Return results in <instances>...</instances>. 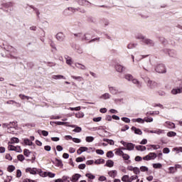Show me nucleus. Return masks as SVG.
Returning <instances> with one entry per match:
<instances>
[{
	"mask_svg": "<svg viewBox=\"0 0 182 182\" xmlns=\"http://www.w3.org/2000/svg\"><path fill=\"white\" fill-rule=\"evenodd\" d=\"M136 39H140L143 43L147 45L148 46H154V41H153V40L147 38L141 34L137 35Z\"/></svg>",
	"mask_w": 182,
	"mask_h": 182,
	"instance_id": "f257e3e1",
	"label": "nucleus"
},
{
	"mask_svg": "<svg viewBox=\"0 0 182 182\" xmlns=\"http://www.w3.org/2000/svg\"><path fill=\"white\" fill-rule=\"evenodd\" d=\"M8 150H9V151H16V153H22V149H21V146H14L11 144H8Z\"/></svg>",
	"mask_w": 182,
	"mask_h": 182,
	"instance_id": "f03ea898",
	"label": "nucleus"
},
{
	"mask_svg": "<svg viewBox=\"0 0 182 182\" xmlns=\"http://www.w3.org/2000/svg\"><path fill=\"white\" fill-rule=\"evenodd\" d=\"M156 72L158 73H166V67L163 64H160L155 68Z\"/></svg>",
	"mask_w": 182,
	"mask_h": 182,
	"instance_id": "7ed1b4c3",
	"label": "nucleus"
},
{
	"mask_svg": "<svg viewBox=\"0 0 182 182\" xmlns=\"http://www.w3.org/2000/svg\"><path fill=\"white\" fill-rule=\"evenodd\" d=\"M40 176H41V177H50V178H53V177H55V174L53 173H51V172L41 171Z\"/></svg>",
	"mask_w": 182,
	"mask_h": 182,
	"instance_id": "20e7f679",
	"label": "nucleus"
},
{
	"mask_svg": "<svg viewBox=\"0 0 182 182\" xmlns=\"http://www.w3.org/2000/svg\"><path fill=\"white\" fill-rule=\"evenodd\" d=\"M108 88L109 93H111L112 95H117V93H119V89H117V87H116L108 85Z\"/></svg>",
	"mask_w": 182,
	"mask_h": 182,
	"instance_id": "39448f33",
	"label": "nucleus"
},
{
	"mask_svg": "<svg viewBox=\"0 0 182 182\" xmlns=\"http://www.w3.org/2000/svg\"><path fill=\"white\" fill-rule=\"evenodd\" d=\"M141 63L144 70L149 72V67L150 66V60H144L142 61Z\"/></svg>",
	"mask_w": 182,
	"mask_h": 182,
	"instance_id": "423d86ee",
	"label": "nucleus"
},
{
	"mask_svg": "<svg viewBox=\"0 0 182 182\" xmlns=\"http://www.w3.org/2000/svg\"><path fill=\"white\" fill-rule=\"evenodd\" d=\"M77 11H79V9L73 7H68L64 11V14H65V15H70V14H69V11L72 12V14H75V12H77Z\"/></svg>",
	"mask_w": 182,
	"mask_h": 182,
	"instance_id": "0eeeda50",
	"label": "nucleus"
},
{
	"mask_svg": "<svg viewBox=\"0 0 182 182\" xmlns=\"http://www.w3.org/2000/svg\"><path fill=\"white\" fill-rule=\"evenodd\" d=\"M9 126H10V128H8V133H12V132H11V129L12 130H15V127H18V123L16 122H9Z\"/></svg>",
	"mask_w": 182,
	"mask_h": 182,
	"instance_id": "6e6552de",
	"label": "nucleus"
},
{
	"mask_svg": "<svg viewBox=\"0 0 182 182\" xmlns=\"http://www.w3.org/2000/svg\"><path fill=\"white\" fill-rule=\"evenodd\" d=\"M26 173H30V174H38V169L36 168H27L26 169Z\"/></svg>",
	"mask_w": 182,
	"mask_h": 182,
	"instance_id": "1a4fd4ad",
	"label": "nucleus"
},
{
	"mask_svg": "<svg viewBox=\"0 0 182 182\" xmlns=\"http://www.w3.org/2000/svg\"><path fill=\"white\" fill-rule=\"evenodd\" d=\"M164 126H166V127H168V129H176V124L171 122H166Z\"/></svg>",
	"mask_w": 182,
	"mask_h": 182,
	"instance_id": "9d476101",
	"label": "nucleus"
},
{
	"mask_svg": "<svg viewBox=\"0 0 182 182\" xmlns=\"http://www.w3.org/2000/svg\"><path fill=\"white\" fill-rule=\"evenodd\" d=\"M115 69L117 70V72H119V73H122V72H124L126 68H124V66L117 64L115 65Z\"/></svg>",
	"mask_w": 182,
	"mask_h": 182,
	"instance_id": "9b49d317",
	"label": "nucleus"
},
{
	"mask_svg": "<svg viewBox=\"0 0 182 182\" xmlns=\"http://www.w3.org/2000/svg\"><path fill=\"white\" fill-rule=\"evenodd\" d=\"M131 129L135 133V134H139V136H141V134H143V132H141V129L136 128V127H132Z\"/></svg>",
	"mask_w": 182,
	"mask_h": 182,
	"instance_id": "f8f14e48",
	"label": "nucleus"
},
{
	"mask_svg": "<svg viewBox=\"0 0 182 182\" xmlns=\"http://www.w3.org/2000/svg\"><path fill=\"white\" fill-rule=\"evenodd\" d=\"M75 66L77 67V69H80L81 70H86V66L79 63H75Z\"/></svg>",
	"mask_w": 182,
	"mask_h": 182,
	"instance_id": "ddd939ff",
	"label": "nucleus"
},
{
	"mask_svg": "<svg viewBox=\"0 0 182 182\" xmlns=\"http://www.w3.org/2000/svg\"><path fill=\"white\" fill-rule=\"evenodd\" d=\"M79 5H82V6H89L90 2L86 0H78Z\"/></svg>",
	"mask_w": 182,
	"mask_h": 182,
	"instance_id": "4468645a",
	"label": "nucleus"
},
{
	"mask_svg": "<svg viewBox=\"0 0 182 182\" xmlns=\"http://www.w3.org/2000/svg\"><path fill=\"white\" fill-rule=\"evenodd\" d=\"M125 147L127 148V150H129V151H132V150H134V144H133L132 143H127Z\"/></svg>",
	"mask_w": 182,
	"mask_h": 182,
	"instance_id": "2eb2a0df",
	"label": "nucleus"
},
{
	"mask_svg": "<svg viewBox=\"0 0 182 182\" xmlns=\"http://www.w3.org/2000/svg\"><path fill=\"white\" fill-rule=\"evenodd\" d=\"M80 177H81L80 174L75 173V175H73L72 176L71 181L72 182H76V181H77V180H79V178H80Z\"/></svg>",
	"mask_w": 182,
	"mask_h": 182,
	"instance_id": "dca6fc26",
	"label": "nucleus"
},
{
	"mask_svg": "<svg viewBox=\"0 0 182 182\" xmlns=\"http://www.w3.org/2000/svg\"><path fill=\"white\" fill-rule=\"evenodd\" d=\"M110 97H112V95H110V94L106 92V93L103 94L102 95H101L100 97V99H103V100H107V99H110Z\"/></svg>",
	"mask_w": 182,
	"mask_h": 182,
	"instance_id": "f3484780",
	"label": "nucleus"
},
{
	"mask_svg": "<svg viewBox=\"0 0 182 182\" xmlns=\"http://www.w3.org/2000/svg\"><path fill=\"white\" fill-rule=\"evenodd\" d=\"M56 38L58 39V41H64L65 40V34H63V33H58L56 35Z\"/></svg>",
	"mask_w": 182,
	"mask_h": 182,
	"instance_id": "a211bd4d",
	"label": "nucleus"
},
{
	"mask_svg": "<svg viewBox=\"0 0 182 182\" xmlns=\"http://www.w3.org/2000/svg\"><path fill=\"white\" fill-rule=\"evenodd\" d=\"M108 176H109V177H112V178H114V177L117 176V171L116 170L109 171L108 172Z\"/></svg>",
	"mask_w": 182,
	"mask_h": 182,
	"instance_id": "6ab92c4d",
	"label": "nucleus"
},
{
	"mask_svg": "<svg viewBox=\"0 0 182 182\" xmlns=\"http://www.w3.org/2000/svg\"><path fill=\"white\" fill-rule=\"evenodd\" d=\"M168 55L170 58H176L177 56V51L174 50H170L168 52Z\"/></svg>",
	"mask_w": 182,
	"mask_h": 182,
	"instance_id": "aec40b11",
	"label": "nucleus"
},
{
	"mask_svg": "<svg viewBox=\"0 0 182 182\" xmlns=\"http://www.w3.org/2000/svg\"><path fill=\"white\" fill-rule=\"evenodd\" d=\"M132 82V83H134V85H136V86H137V87H141V82H140V81H139V80H137L136 78H133Z\"/></svg>",
	"mask_w": 182,
	"mask_h": 182,
	"instance_id": "412c9836",
	"label": "nucleus"
},
{
	"mask_svg": "<svg viewBox=\"0 0 182 182\" xmlns=\"http://www.w3.org/2000/svg\"><path fill=\"white\" fill-rule=\"evenodd\" d=\"M52 79H54L55 80H59L60 79H64L65 80L66 77L62 75H53Z\"/></svg>",
	"mask_w": 182,
	"mask_h": 182,
	"instance_id": "4be33fe9",
	"label": "nucleus"
},
{
	"mask_svg": "<svg viewBox=\"0 0 182 182\" xmlns=\"http://www.w3.org/2000/svg\"><path fill=\"white\" fill-rule=\"evenodd\" d=\"M146 82H147V85H148L149 87H151V89L154 88V87H155L156 85V82H154L150 80L149 79H148Z\"/></svg>",
	"mask_w": 182,
	"mask_h": 182,
	"instance_id": "5701e85b",
	"label": "nucleus"
},
{
	"mask_svg": "<svg viewBox=\"0 0 182 182\" xmlns=\"http://www.w3.org/2000/svg\"><path fill=\"white\" fill-rule=\"evenodd\" d=\"M172 95H178V93H182V87L181 88H177V89H173L171 90Z\"/></svg>",
	"mask_w": 182,
	"mask_h": 182,
	"instance_id": "b1692460",
	"label": "nucleus"
},
{
	"mask_svg": "<svg viewBox=\"0 0 182 182\" xmlns=\"http://www.w3.org/2000/svg\"><path fill=\"white\" fill-rule=\"evenodd\" d=\"M176 172L175 166H171L168 168V174H174Z\"/></svg>",
	"mask_w": 182,
	"mask_h": 182,
	"instance_id": "393cba45",
	"label": "nucleus"
},
{
	"mask_svg": "<svg viewBox=\"0 0 182 182\" xmlns=\"http://www.w3.org/2000/svg\"><path fill=\"white\" fill-rule=\"evenodd\" d=\"M132 122L133 123H141V124H143V123H144V119H143L141 118L132 119Z\"/></svg>",
	"mask_w": 182,
	"mask_h": 182,
	"instance_id": "a878e982",
	"label": "nucleus"
},
{
	"mask_svg": "<svg viewBox=\"0 0 182 182\" xmlns=\"http://www.w3.org/2000/svg\"><path fill=\"white\" fill-rule=\"evenodd\" d=\"M149 160H154L157 157V154L154 152H151L148 154Z\"/></svg>",
	"mask_w": 182,
	"mask_h": 182,
	"instance_id": "bb28decb",
	"label": "nucleus"
},
{
	"mask_svg": "<svg viewBox=\"0 0 182 182\" xmlns=\"http://www.w3.org/2000/svg\"><path fill=\"white\" fill-rule=\"evenodd\" d=\"M15 143H19V139L16 137H13L11 139V141H9L8 144H14Z\"/></svg>",
	"mask_w": 182,
	"mask_h": 182,
	"instance_id": "cd10ccee",
	"label": "nucleus"
},
{
	"mask_svg": "<svg viewBox=\"0 0 182 182\" xmlns=\"http://www.w3.org/2000/svg\"><path fill=\"white\" fill-rule=\"evenodd\" d=\"M103 141H106L110 146H114V141H113L112 139H103Z\"/></svg>",
	"mask_w": 182,
	"mask_h": 182,
	"instance_id": "c85d7f7f",
	"label": "nucleus"
},
{
	"mask_svg": "<svg viewBox=\"0 0 182 182\" xmlns=\"http://www.w3.org/2000/svg\"><path fill=\"white\" fill-rule=\"evenodd\" d=\"M75 117H77V119H82V117H85V114L82 112H79L75 114Z\"/></svg>",
	"mask_w": 182,
	"mask_h": 182,
	"instance_id": "c756f323",
	"label": "nucleus"
},
{
	"mask_svg": "<svg viewBox=\"0 0 182 182\" xmlns=\"http://www.w3.org/2000/svg\"><path fill=\"white\" fill-rule=\"evenodd\" d=\"M38 134H41H41H43L44 136V137L48 136L49 134V132H48V131H46V130H43V131L38 130Z\"/></svg>",
	"mask_w": 182,
	"mask_h": 182,
	"instance_id": "7c9ffc66",
	"label": "nucleus"
},
{
	"mask_svg": "<svg viewBox=\"0 0 182 182\" xmlns=\"http://www.w3.org/2000/svg\"><path fill=\"white\" fill-rule=\"evenodd\" d=\"M135 149H136L137 150H139L140 151H144L146 150V146H144L143 145H139V146H136L135 147Z\"/></svg>",
	"mask_w": 182,
	"mask_h": 182,
	"instance_id": "2f4dec72",
	"label": "nucleus"
},
{
	"mask_svg": "<svg viewBox=\"0 0 182 182\" xmlns=\"http://www.w3.org/2000/svg\"><path fill=\"white\" fill-rule=\"evenodd\" d=\"M115 150H116L115 154L117 156H123V154H124V152H123V151L120 149H117Z\"/></svg>",
	"mask_w": 182,
	"mask_h": 182,
	"instance_id": "473e14b6",
	"label": "nucleus"
},
{
	"mask_svg": "<svg viewBox=\"0 0 182 182\" xmlns=\"http://www.w3.org/2000/svg\"><path fill=\"white\" fill-rule=\"evenodd\" d=\"M85 177H87L90 180H95L96 178V176L92 173H86Z\"/></svg>",
	"mask_w": 182,
	"mask_h": 182,
	"instance_id": "72a5a7b5",
	"label": "nucleus"
},
{
	"mask_svg": "<svg viewBox=\"0 0 182 182\" xmlns=\"http://www.w3.org/2000/svg\"><path fill=\"white\" fill-rule=\"evenodd\" d=\"M139 178V176L137 175L132 176L131 177L129 176L128 182H132L134 180H137Z\"/></svg>",
	"mask_w": 182,
	"mask_h": 182,
	"instance_id": "f704fd0d",
	"label": "nucleus"
},
{
	"mask_svg": "<svg viewBox=\"0 0 182 182\" xmlns=\"http://www.w3.org/2000/svg\"><path fill=\"white\" fill-rule=\"evenodd\" d=\"M114 164V162H113V161L112 160H108L106 163V166L107 167H113Z\"/></svg>",
	"mask_w": 182,
	"mask_h": 182,
	"instance_id": "c9c22d12",
	"label": "nucleus"
},
{
	"mask_svg": "<svg viewBox=\"0 0 182 182\" xmlns=\"http://www.w3.org/2000/svg\"><path fill=\"white\" fill-rule=\"evenodd\" d=\"M66 63H67V65H69L70 66H71L72 63H73V60H72V58L67 57L66 58Z\"/></svg>",
	"mask_w": 182,
	"mask_h": 182,
	"instance_id": "e433bc0d",
	"label": "nucleus"
},
{
	"mask_svg": "<svg viewBox=\"0 0 182 182\" xmlns=\"http://www.w3.org/2000/svg\"><path fill=\"white\" fill-rule=\"evenodd\" d=\"M71 77L72 79H75V80H77L78 82H82V79H83L80 76H75V75H72Z\"/></svg>",
	"mask_w": 182,
	"mask_h": 182,
	"instance_id": "4c0bfd02",
	"label": "nucleus"
},
{
	"mask_svg": "<svg viewBox=\"0 0 182 182\" xmlns=\"http://www.w3.org/2000/svg\"><path fill=\"white\" fill-rule=\"evenodd\" d=\"M125 79H127V80H129V82H132V80H133V75L128 74L125 75Z\"/></svg>",
	"mask_w": 182,
	"mask_h": 182,
	"instance_id": "58836bf2",
	"label": "nucleus"
},
{
	"mask_svg": "<svg viewBox=\"0 0 182 182\" xmlns=\"http://www.w3.org/2000/svg\"><path fill=\"white\" fill-rule=\"evenodd\" d=\"M148 146L151 147L152 149H154V150H159V149H160V145L151 144L148 145Z\"/></svg>",
	"mask_w": 182,
	"mask_h": 182,
	"instance_id": "ea45409f",
	"label": "nucleus"
},
{
	"mask_svg": "<svg viewBox=\"0 0 182 182\" xmlns=\"http://www.w3.org/2000/svg\"><path fill=\"white\" fill-rule=\"evenodd\" d=\"M176 135H177V133L174 132H169L167 133L168 137H174V136H176Z\"/></svg>",
	"mask_w": 182,
	"mask_h": 182,
	"instance_id": "a19ab883",
	"label": "nucleus"
},
{
	"mask_svg": "<svg viewBox=\"0 0 182 182\" xmlns=\"http://www.w3.org/2000/svg\"><path fill=\"white\" fill-rule=\"evenodd\" d=\"M75 133H80L82 132V127H75V128L73 130Z\"/></svg>",
	"mask_w": 182,
	"mask_h": 182,
	"instance_id": "79ce46f5",
	"label": "nucleus"
},
{
	"mask_svg": "<svg viewBox=\"0 0 182 182\" xmlns=\"http://www.w3.org/2000/svg\"><path fill=\"white\" fill-rule=\"evenodd\" d=\"M85 140L87 141V143H92V141L95 140V138L93 136H87Z\"/></svg>",
	"mask_w": 182,
	"mask_h": 182,
	"instance_id": "37998d69",
	"label": "nucleus"
},
{
	"mask_svg": "<svg viewBox=\"0 0 182 182\" xmlns=\"http://www.w3.org/2000/svg\"><path fill=\"white\" fill-rule=\"evenodd\" d=\"M122 181L129 182V175H124L122 178Z\"/></svg>",
	"mask_w": 182,
	"mask_h": 182,
	"instance_id": "c03bdc74",
	"label": "nucleus"
},
{
	"mask_svg": "<svg viewBox=\"0 0 182 182\" xmlns=\"http://www.w3.org/2000/svg\"><path fill=\"white\" fill-rule=\"evenodd\" d=\"M153 167L154 168H161L163 165L161 164H154Z\"/></svg>",
	"mask_w": 182,
	"mask_h": 182,
	"instance_id": "a18cd8bd",
	"label": "nucleus"
},
{
	"mask_svg": "<svg viewBox=\"0 0 182 182\" xmlns=\"http://www.w3.org/2000/svg\"><path fill=\"white\" fill-rule=\"evenodd\" d=\"M24 143L26 146H32L33 143L28 139H24Z\"/></svg>",
	"mask_w": 182,
	"mask_h": 182,
	"instance_id": "49530a36",
	"label": "nucleus"
},
{
	"mask_svg": "<svg viewBox=\"0 0 182 182\" xmlns=\"http://www.w3.org/2000/svg\"><path fill=\"white\" fill-rule=\"evenodd\" d=\"M137 46V43H129L127 46L128 49H133V48H136Z\"/></svg>",
	"mask_w": 182,
	"mask_h": 182,
	"instance_id": "de8ad7c7",
	"label": "nucleus"
},
{
	"mask_svg": "<svg viewBox=\"0 0 182 182\" xmlns=\"http://www.w3.org/2000/svg\"><path fill=\"white\" fill-rule=\"evenodd\" d=\"M114 156V154H113V151H109L107 153V157L112 159Z\"/></svg>",
	"mask_w": 182,
	"mask_h": 182,
	"instance_id": "09e8293b",
	"label": "nucleus"
},
{
	"mask_svg": "<svg viewBox=\"0 0 182 182\" xmlns=\"http://www.w3.org/2000/svg\"><path fill=\"white\" fill-rule=\"evenodd\" d=\"M164 133V130L163 129H156L154 131L155 134H163Z\"/></svg>",
	"mask_w": 182,
	"mask_h": 182,
	"instance_id": "8fccbe9b",
	"label": "nucleus"
},
{
	"mask_svg": "<svg viewBox=\"0 0 182 182\" xmlns=\"http://www.w3.org/2000/svg\"><path fill=\"white\" fill-rule=\"evenodd\" d=\"M144 122H146V123H151L153 122V118L152 117H145L144 119Z\"/></svg>",
	"mask_w": 182,
	"mask_h": 182,
	"instance_id": "3c124183",
	"label": "nucleus"
},
{
	"mask_svg": "<svg viewBox=\"0 0 182 182\" xmlns=\"http://www.w3.org/2000/svg\"><path fill=\"white\" fill-rule=\"evenodd\" d=\"M17 159L19 160V161H23L25 160V156H23L22 154H19L17 156Z\"/></svg>",
	"mask_w": 182,
	"mask_h": 182,
	"instance_id": "603ef678",
	"label": "nucleus"
},
{
	"mask_svg": "<svg viewBox=\"0 0 182 182\" xmlns=\"http://www.w3.org/2000/svg\"><path fill=\"white\" fill-rule=\"evenodd\" d=\"M173 150L175 151H176V154H178V153H182V147H176V148H174Z\"/></svg>",
	"mask_w": 182,
	"mask_h": 182,
	"instance_id": "864d4df0",
	"label": "nucleus"
},
{
	"mask_svg": "<svg viewBox=\"0 0 182 182\" xmlns=\"http://www.w3.org/2000/svg\"><path fill=\"white\" fill-rule=\"evenodd\" d=\"M122 159H124V160H129V159H130V156H129V154H122Z\"/></svg>",
	"mask_w": 182,
	"mask_h": 182,
	"instance_id": "5fc2aeb1",
	"label": "nucleus"
},
{
	"mask_svg": "<svg viewBox=\"0 0 182 182\" xmlns=\"http://www.w3.org/2000/svg\"><path fill=\"white\" fill-rule=\"evenodd\" d=\"M22 176V171H21V170L18 169L16 171V177L18 178H21Z\"/></svg>",
	"mask_w": 182,
	"mask_h": 182,
	"instance_id": "6e6d98bb",
	"label": "nucleus"
},
{
	"mask_svg": "<svg viewBox=\"0 0 182 182\" xmlns=\"http://www.w3.org/2000/svg\"><path fill=\"white\" fill-rule=\"evenodd\" d=\"M133 172L134 174H140V169L138 167H134Z\"/></svg>",
	"mask_w": 182,
	"mask_h": 182,
	"instance_id": "4d7b16f0",
	"label": "nucleus"
},
{
	"mask_svg": "<svg viewBox=\"0 0 182 182\" xmlns=\"http://www.w3.org/2000/svg\"><path fill=\"white\" fill-rule=\"evenodd\" d=\"M8 171H9V173H12V171H15V166H9L8 167Z\"/></svg>",
	"mask_w": 182,
	"mask_h": 182,
	"instance_id": "13d9d810",
	"label": "nucleus"
},
{
	"mask_svg": "<svg viewBox=\"0 0 182 182\" xmlns=\"http://www.w3.org/2000/svg\"><path fill=\"white\" fill-rule=\"evenodd\" d=\"M96 153L97 154H100L101 156H103V154H105V151L102 149H97Z\"/></svg>",
	"mask_w": 182,
	"mask_h": 182,
	"instance_id": "bf43d9fd",
	"label": "nucleus"
},
{
	"mask_svg": "<svg viewBox=\"0 0 182 182\" xmlns=\"http://www.w3.org/2000/svg\"><path fill=\"white\" fill-rule=\"evenodd\" d=\"M78 168H80V170H85V168H86V164H80L78 166Z\"/></svg>",
	"mask_w": 182,
	"mask_h": 182,
	"instance_id": "052dcab7",
	"label": "nucleus"
},
{
	"mask_svg": "<svg viewBox=\"0 0 182 182\" xmlns=\"http://www.w3.org/2000/svg\"><path fill=\"white\" fill-rule=\"evenodd\" d=\"M140 171H149V168H147V166H141L140 167Z\"/></svg>",
	"mask_w": 182,
	"mask_h": 182,
	"instance_id": "680f3d73",
	"label": "nucleus"
},
{
	"mask_svg": "<svg viewBox=\"0 0 182 182\" xmlns=\"http://www.w3.org/2000/svg\"><path fill=\"white\" fill-rule=\"evenodd\" d=\"M19 97H21L22 100L27 99V100H29V99H30L29 97H28L26 95H22V94L19 95Z\"/></svg>",
	"mask_w": 182,
	"mask_h": 182,
	"instance_id": "e2e57ef3",
	"label": "nucleus"
},
{
	"mask_svg": "<svg viewBox=\"0 0 182 182\" xmlns=\"http://www.w3.org/2000/svg\"><path fill=\"white\" fill-rule=\"evenodd\" d=\"M122 122H124L125 123H130V119L127 117H122Z\"/></svg>",
	"mask_w": 182,
	"mask_h": 182,
	"instance_id": "0e129e2a",
	"label": "nucleus"
},
{
	"mask_svg": "<svg viewBox=\"0 0 182 182\" xmlns=\"http://www.w3.org/2000/svg\"><path fill=\"white\" fill-rule=\"evenodd\" d=\"M163 153H164L165 154H168V153H170V149L168 148H164L163 149Z\"/></svg>",
	"mask_w": 182,
	"mask_h": 182,
	"instance_id": "69168bd1",
	"label": "nucleus"
},
{
	"mask_svg": "<svg viewBox=\"0 0 182 182\" xmlns=\"http://www.w3.org/2000/svg\"><path fill=\"white\" fill-rule=\"evenodd\" d=\"M73 141H74V143H80L81 140L78 138H73Z\"/></svg>",
	"mask_w": 182,
	"mask_h": 182,
	"instance_id": "338daca9",
	"label": "nucleus"
},
{
	"mask_svg": "<svg viewBox=\"0 0 182 182\" xmlns=\"http://www.w3.org/2000/svg\"><path fill=\"white\" fill-rule=\"evenodd\" d=\"M101 120H102V117H101L93 118V122H100Z\"/></svg>",
	"mask_w": 182,
	"mask_h": 182,
	"instance_id": "774afa93",
	"label": "nucleus"
}]
</instances>
